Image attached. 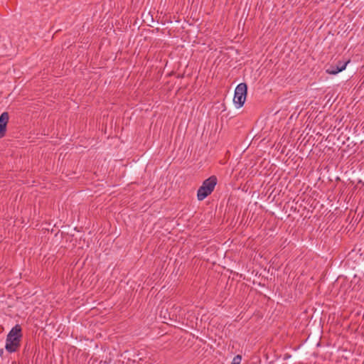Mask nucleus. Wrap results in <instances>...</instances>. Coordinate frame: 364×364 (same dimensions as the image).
Segmentation results:
<instances>
[{
	"label": "nucleus",
	"mask_w": 364,
	"mask_h": 364,
	"mask_svg": "<svg viewBox=\"0 0 364 364\" xmlns=\"http://www.w3.org/2000/svg\"><path fill=\"white\" fill-rule=\"evenodd\" d=\"M22 337L21 327L16 324L11 328L6 339L5 348L9 353H14L20 347V341Z\"/></svg>",
	"instance_id": "nucleus-1"
},
{
	"label": "nucleus",
	"mask_w": 364,
	"mask_h": 364,
	"mask_svg": "<svg viewBox=\"0 0 364 364\" xmlns=\"http://www.w3.org/2000/svg\"><path fill=\"white\" fill-rule=\"evenodd\" d=\"M218 179L215 176H211L205 179L197 191V198L198 200H203L214 191L217 185Z\"/></svg>",
	"instance_id": "nucleus-2"
},
{
	"label": "nucleus",
	"mask_w": 364,
	"mask_h": 364,
	"mask_svg": "<svg viewBox=\"0 0 364 364\" xmlns=\"http://www.w3.org/2000/svg\"><path fill=\"white\" fill-rule=\"evenodd\" d=\"M247 85L244 82L240 83L235 88L233 101L238 107H241L246 100Z\"/></svg>",
	"instance_id": "nucleus-3"
},
{
	"label": "nucleus",
	"mask_w": 364,
	"mask_h": 364,
	"mask_svg": "<svg viewBox=\"0 0 364 364\" xmlns=\"http://www.w3.org/2000/svg\"><path fill=\"white\" fill-rule=\"evenodd\" d=\"M9 120V114L7 112H3L0 115V139L6 135V125Z\"/></svg>",
	"instance_id": "nucleus-4"
},
{
	"label": "nucleus",
	"mask_w": 364,
	"mask_h": 364,
	"mask_svg": "<svg viewBox=\"0 0 364 364\" xmlns=\"http://www.w3.org/2000/svg\"><path fill=\"white\" fill-rule=\"evenodd\" d=\"M349 63V60L346 62L338 61L336 65H331L326 72L331 75H336L338 73L344 70Z\"/></svg>",
	"instance_id": "nucleus-5"
},
{
	"label": "nucleus",
	"mask_w": 364,
	"mask_h": 364,
	"mask_svg": "<svg viewBox=\"0 0 364 364\" xmlns=\"http://www.w3.org/2000/svg\"><path fill=\"white\" fill-rule=\"evenodd\" d=\"M242 360V356L240 355H237L234 357L232 363V364H240Z\"/></svg>",
	"instance_id": "nucleus-6"
},
{
	"label": "nucleus",
	"mask_w": 364,
	"mask_h": 364,
	"mask_svg": "<svg viewBox=\"0 0 364 364\" xmlns=\"http://www.w3.org/2000/svg\"><path fill=\"white\" fill-rule=\"evenodd\" d=\"M4 354V349L3 348H0V357H1Z\"/></svg>",
	"instance_id": "nucleus-7"
}]
</instances>
